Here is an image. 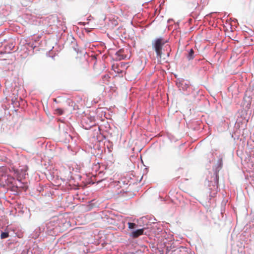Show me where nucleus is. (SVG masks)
<instances>
[{
	"label": "nucleus",
	"instance_id": "1",
	"mask_svg": "<svg viewBox=\"0 0 254 254\" xmlns=\"http://www.w3.org/2000/svg\"><path fill=\"white\" fill-rule=\"evenodd\" d=\"M166 43V41H164L162 38L156 39L153 41L152 46L156 53L157 58H161L163 54L162 47Z\"/></svg>",
	"mask_w": 254,
	"mask_h": 254
},
{
	"label": "nucleus",
	"instance_id": "2",
	"mask_svg": "<svg viewBox=\"0 0 254 254\" xmlns=\"http://www.w3.org/2000/svg\"><path fill=\"white\" fill-rule=\"evenodd\" d=\"M83 126L86 129H90L92 127L95 126L96 123L94 118L86 117L82 121Z\"/></svg>",
	"mask_w": 254,
	"mask_h": 254
},
{
	"label": "nucleus",
	"instance_id": "6",
	"mask_svg": "<svg viewBox=\"0 0 254 254\" xmlns=\"http://www.w3.org/2000/svg\"><path fill=\"white\" fill-rule=\"evenodd\" d=\"M64 113V110L61 108H57L54 110V114L58 115H62Z\"/></svg>",
	"mask_w": 254,
	"mask_h": 254
},
{
	"label": "nucleus",
	"instance_id": "5",
	"mask_svg": "<svg viewBox=\"0 0 254 254\" xmlns=\"http://www.w3.org/2000/svg\"><path fill=\"white\" fill-rule=\"evenodd\" d=\"M194 51L192 49H191L190 51L189 52V53L187 55V58L189 60H191L194 59Z\"/></svg>",
	"mask_w": 254,
	"mask_h": 254
},
{
	"label": "nucleus",
	"instance_id": "7",
	"mask_svg": "<svg viewBox=\"0 0 254 254\" xmlns=\"http://www.w3.org/2000/svg\"><path fill=\"white\" fill-rule=\"evenodd\" d=\"M9 234L8 232H2L0 234V238L3 239L8 237Z\"/></svg>",
	"mask_w": 254,
	"mask_h": 254
},
{
	"label": "nucleus",
	"instance_id": "10",
	"mask_svg": "<svg viewBox=\"0 0 254 254\" xmlns=\"http://www.w3.org/2000/svg\"><path fill=\"white\" fill-rule=\"evenodd\" d=\"M54 101L56 102V103L58 102V101H57V99L56 98L54 99Z\"/></svg>",
	"mask_w": 254,
	"mask_h": 254
},
{
	"label": "nucleus",
	"instance_id": "9",
	"mask_svg": "<svg viewBox=\"0 0 254 254\" xmlns=\"http://www.w3.org/2000/svg\"><path fill=\"white\" fill-rule=\"evenodd\" d=\"M128 226L129 229H133L135 227L136 224L133 223L129 222L128 223Z\"/></svg>",
	"mask_w": 254,
	"mask_h": 254
},
{
	"label": "nucleus",
	"instance_id": "3",
	"mask_svg": "<svg viewBox=\"0 0 254 254\" xmlns=\"http://www.w3.org/2000/svg\"><path fill=\"white\" fill-rule=\"evenodd\" d=\"M117 59L119 60L124 59L126 58L125 55V50L124 49H120L116 53Z\"/></svg>",
	"mask_w": 254,
	"mask_h": 254
},
{
	"label": "nucleus",
	"instance_id": "4",
	"mask_svg": "<svg viewBox=\"0 0 254 254\" xmlns=\"http://www.w3.org/2000/svg\"><path fill=\"white\" fill-rule=\"evenodd\" d=\"M144 231L143 229H138L136 231H133L131 233V236L133 238H136L139 236L143 234Z\"/></svg>",
	"mask_w": 254,
	"mask_h": 254
},
{
	"label": "nucleus",
	"instance_id": "8",
	"mask_svg": "<svg viewBox=\"0 0 254 254\" xmlns=\"http://www.w3.org/2000/svg\"><path fill=\"white\" fill-rule=\"evenodd\" d=\"M16 187L20 189H22L24 190H26L27 189V187L24 185H22L18 186L16 184Z\"/></svg>",
	"mask_w": 254,
	"mask_h": 254
}]
</instances>
